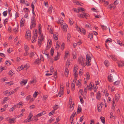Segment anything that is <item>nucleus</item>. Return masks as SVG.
Returning <instances> with one entry per match:
<instances>
[{
    "mask_svg": "<svg viewBox=\"0 0 124 124\" xmlns=\"http://www.w3.org/2000/svg\"><path fill=\"white\" fill-rule=\"evenodd\" d=\"M91 58L90 56L87 54L86 55V60L85 63V59L83 57H79L78 59V62L79 64H81V65L83 67H85L86 65L87 66H90L91 60Z\"/></svg>",
    "mask_w": 124,
    "mask_h": 124,
    "instance_id": "nucleus-1",
    "label": "nucleus"
},
{
    "mask_svg": "<svg viewBox=\"0 0 124 124\" xmlns=\"http://www.w3.org/2000/svg\"><path fill=\"white\" fill-rule=\"evenodd\" d=\"M39 33L40 36L38 38V42L39 46L40 47L41 45V43L42 41H44V37L42 34H41V25L40 24L39 25Z\"/></svg>",
    "mask_w": 124,
    "mask_h": 124,
    "instance_id": "nucleus-2",
    "label": "nucleus"
},
{
    "mask_svg": "<svg viewBox=\"0 0 124 124\" xmlns=\"http://www.w3.org/2000/svg\"><path fill=\"white\" fill-rule=\"evenodd\" d=\"M35 23L36 20L35 17H34V16H32L31 18V25L30 27L31 29L35 26Z\"/></svg>",
    "mask_w": 124,
    "mask_h": 124,
    "instance_id": "nucleus-3",
    "label": "nucleus"
},
{
    "mask_svg": "<svg viewBox=\"0 0 124 124\" xmlns=\"http://www.w3.org/2000/svg\"><path fill=\"white\" fill-rule=\"evenodd\" d=\"M117 76V75L116 74H110V75L108 76V78L109 81L110 82H112L113 81V77L115 78Z\"/></svg>",
    "mask_w": 124,
    "mask_h": 124,
    "instance_id": "nucleus-4",
    "label": "nucleus"
},
{
    "mask_svg": "<svg viewBox=\"0 0 124 124\" xmlns=\"http://www.w3.org/2000/svg\"><path fill=\"white\" fill-rule=\"evenodd\" d=\"M48 42L47 43V45L46 46V49L47 50L50 48L52 44V40L50 39H49L48 40Z\"/></svg>",
    "mask_w": 124,
    "mask_h": 124,
    "instance_id": "nucleus-5",
    "label": "nucleus"
},
{
    "mask_svg": "<svg viewBox=\"0 0 124 124\" xmlns=\"http://www.w3.org/2000/svg\"><path fill=\"white\" fill-rule=\"evenodd\" d=\"M117 63L119 67L124 66V62L123 61H118L117 62Z\"/></svg>",
    "mask_w": 124,
    "mask_h": 124,
    "instance_id": "nucleus-6",
    "label": "nucleus"
},
{
    "mask_svg": "<svg viewBox=\"0 0 124 124\" xmlns=\"http://www.w3.org/2000/svg\"><path fill=\"white\" fill-rule=\"evenodd\" d=\"M46 113V111H44L36 115L35 117H38L39 116H40L42 115H43L44 114H45Z\"/></svg>",
    "mask_w": 124,
    "mask_h": 124,
    "instance_id": "nucleus-7",
    "label": "nucleus"
},
{
    "mask_svg": "<svg viewBox=\"0 0 124 124\" xmlns=\"http://www.w3.org/2000/svg\"><path fill=\"white\" fill-rule=\"evenodd\" d=\"M37 30H35V31H34V35L33 37H32V38H33L34 39H37L38 35L37 34Z\"/></svg>",
    "mask_w": 124,
    "mask_h": 124,
    "instance_id": "nucleus-8",
    "label": "nucleus"
},
{
    "mask_svg": "<svg viewBox=\"0 0 124 124\" xmlns=\"http://www.w3.org/2000/svg\"><path fill=\"white\" fill-rule=\"evenodd\" d=\"M101 96V94L100 93V92L99 91L98 92L96 96V98L97 99L99 100L100 99Z\"/></svg>",
    "mask_w": 124,
    "mask_h": 124,
    "instance_id": "nucleus-9",
    "label": "nucleus"
},
{
    "mask_svg": "<svg viewBox=\"0 0 124 124\" xmlns=\"http://www.w3.org/2000/svg\"><path fill=\"white\" fill-rule=\"evenodd\" d=\"M98 111L100 112L101 111L102 106L101 104H99L97 106Z\"/></svg>",
    "mask_w": 124,
    "mask_h": 124,
    "instance_id": "nucleus-10",
    "label": "nucleus"
},
{
    "mask_svg": "<svg viewBox=\"0 0 124 124\" xmlns=\"http://www.w3.org/2000/svg\"><path fill=\"white\" fill-rule=\"evenodd\" d=\"M107 56H108L109 58V57H111L112 60L114 61H116V59L115 58V56H114L112 55H107Z\"/></svg>",
    "mask_w": 124,
    "mask_h": 124,
    "instance_id": "nucleus-11",
    "label": "nucleus"
},
{
    "mask_svg": "<svg viewBox=\"0 0 124 124\" xmlns=\"http://www.w3.org/2000/svg\"><path fill=\"white\" fill-rule=\"evenodd\" d=\"M24 18H22L20 22V26L21 27H22L23 25L24 24Z\"/></svg>",
    "mask_w": 124,
    "mask_h": 124,
    "instance_id": "nucleus-12",
    "label": "nucleus"
},
{
    "mask_svg": "<svg viewBox=\"0 0 124 124\" xmlns=\"http://www.w3.org/2000/svg\"><path fill=\"white\" fill-rule=\"evenodd\" d=\"M56 45L55 47V48L57 50H58L59 49L60 45L59 42L57 41L56 42Z\"/></svg>",
    "mask_w": 124,
    "mask_h": 124,
    "instance_id": "nucleus-13",
    "label": "nucleus"
},
{
    "mask_svg": "<svg viewBox=\"0 0 124 124\" xmlns=\"http://www.w3.org/2000/svg\"><path fill=\"white\" fill-rule=\"evenodd\" d=\"M27 80H24V79H23L22 80L20 84H23V85H25L26 83H27Z\"/></svg>",
    "mask_w": 124,
    "mask_h": 124,
    "instance_id": "nucleus-14",
    "label": "nucleus"
},
{
    "mask_svg": "<svg viewBox=\"0 0 124 124\" xmlns=\"http://www.w3.org/2000/svg\"><path fill=\"white\" fill-rule=\"evenodd\" d=\"M104 63L105 65V66L107 67L110 65L108 61L107 60H106L104 61Z\"/></svg>",
    "mask_w": 124,
    "mask_h": 124,
    "instance_id": "nucleus-15",
    "label": "nucleus"
},
{
    "mask_svg": "<svg viewBox=\"0 0 124 124\" xmlns=\"http://www.w3.org/2000/svg\"><path fill=\"white\" fill-rule=\"evenodd\" d=\"M62 89L61 90H60V91L59 93H58V94H60L59 96V97H61V95H62L63 94V88L62 87Z\"/></svg>",
    "mask_w": 124,
    "mask_h": 124,
    "instance_id": "nucleus-16",
    "label": "nucleus"
},
{
    "mask_svg": "<svg viewBox=\"0 0 124 124\" xmlns=\"http://www.w3.org/2000/svg\"><path fill=\"white\" fill-rule=\"evenodd\" d=\"M75 83L72 82L71 83V90L72 91H74L75 89Z\"/></svg>",
    "mask_w": 124,
    "mask_h": 124,
    "instance_id": "nucleus-17",
    "label": "nucleus"
},
{
    "mask_svg": "<svg viewBox=\"0 0 124 124\" xmlns=\"http://www.w3.org/2000/svg\"><path fill=\"white\" fill-rule=\"evenodd\" d=\"M23 105L22 103V102H19L16 105V108L17 107L18 108H20Z\"/></svg>",
    "mask_w": 124,
    "mask_h": 124,
    "instance_id": "nucleus-18",
    "label": "nucleus"
},
{
    "mask_svg": "<svg viewBox=\"0 0 124 124\" xmlns=\"http://www.w3.org/2000/svg\"><path fill=\"white\" fill-rule=\"evenodd\" d=\"M68 27L67 25L66 24H63V31H65L66 30Z\"/></svg>",
    "mask_w": 124,
    "mask_h": 124,
    "instance_id": "nucleus-19",
    "label": "nucleus"
},
{
    "mask_svg": "<svg viewBox=\"0 0 124 124\" xmlns=\"http://www.w3.org/2000/svg\"><path fill=\"white\" fill-rule=\"evenodd\" d=\"M93 33H89L88 36V37L89 38H90L91 40L93 38Z\"/></svg>",
    "mask_w": 124,
    "mask_h": 124,
    "instance_id": "nucleus-20",
    "label": "nucleus"
},
{
    "mask_svg": "<svg viewBox=\"0 0 124 124\" xmlns=\"http://www.w3.org/2000/svg\"><path fill=\"white\" fill-rule=\"evenodd\" d=\"M32 115H32V114L30 112L28 116V117H29V118L27 120L28 122H29L31 121V118L32 117Z\"/></svg>",
    "mask_w": 124,
    "mask_h": 124,
    "instance_id": "nucleus-21",
    "label": "nucleus"
},
{
    "mask_svg": "<svg viewBox=\"0 0 124 124\" xmlns=\"http://www.w3.org/2000/svg\"><path fill=\"white\" fill-rule=\"evenodd\" d=\"M69 74V71L68 69H66L65 71V74L66 77H68Z\"/></svg>",
    "mask_w": 124,
    "mask_h": 124,
    "instance_id": "nucleus-22",
    "label": "nucleus"
},
{
    "mask_svg": "<svg viewBox=\"0 0 124 124\" xmlns=\"http://www.w3.org/2000/svg\"><path fill=\"white\" fill-rule=\"evenodd\" d=\"M26 35L27 36H31V33L29 30L27 31L26 32Z\"/></svg>",
    "mask_w": 124,
    "mask_h": 124,
    "instance_id": "nucleus-23",
    "label": "nucleus"
},
{
    "mask_svg": "<svg viewBox=\"0 0 124 124\" xmlns=\"http://www.w3.org/2000/svg\"><path fill=\"white\" fill-rule=\"evenodd\" d=\"M120 96L118 94H116V101L117 102L118 100L119 99Z\"/></svg>",
    "mask_w": 124,
    "mask_h": 124,
    "instance_id": "nucleus-24",
    "label": "nucleus"
},
{
    "mask_svg": "<svg viewBox=\"0 0 124 124\" xmlns=\"http://www.w3.org/2000/svg\"><path fill=\"white\" fill-rule=\"evenodd\" d=\"M8 99H9V98L8 97H6L5 98L3 101L2 103L3 104H4L6 102V101Z\"/></svg>",
    "mask_w": 124,
    "mask_h": 124,
    "instance_id": "nucleus-25",
    "label": "nucleus"
},
{
    "mask_svg": "<svg viewBox=\"0 0 124 124\" xmlns=\"http://www.w3.org/2000/svg\"><path fill=\"white\" fill-rule=\"evenodd\" d=\"M16 105H14L13 107L10 108L9 110V111L10 112L13 111L16 108Z\"/></svg>",
    "mask_w": 124,
    "mask_h": 124,
    "instance_id": "nucleus-26",
    "label": "nucleus"
},
{
    "mask_svg": "<svg viewBox=\"0 0 124 124\" xmlns=\"http://www.w3.org/2000/svg\"><path fill=\"white\" fill-rule=\"evenodd\" d=\"M73 9L75 12L79 13L80 11V9H77L75 8H73Z\"/></svg>",
    "mask_w": 124,
    "mask_h": 124,
    "instance_id": "nucleus-27",
    "label": "nucleus"
},
{
    "mask_svg": "<svg viewBox=\"0 0 124 124\" xmlns=\"http://www.w3.org/2000/svg\"><path fill=\"white\" fill-rule=\"evenodd\" d=\"M49 26L48 25V27L47 28V29H48L49 32L51 33L52 34H53V29L52 28H49Z\"/></svg>",
    "mask_w": 124,
    "mask_h": 124,
    "instance_id": "nucleus-28",
    "label": "nucleus"
},
{
    "mask_svg": "<svg viewBox=\"0 0 124 124\" xmlns=\"http://www.w3.org/2000/svg\"><path fill=\"white\" fill-rule=\"evenodd\" d=\"M54 48H52L50 50L51 54L52 56H53V55L54 52Z\"/></svg>",
    "mask_w": 124,
    "mask_h": 124,
    "instance_id": "nucleus-29",
    "label": "nucleus"
},
{
    "mask_svg": "<svg viewBox=\"0 0 124 124\" xmlns=\"http://www.w3.org/2000/svg\"><path fill=\"white\" fill-rule=\"evenodd\" d=\"M100 118L101 119V121L102 122L103 124H105V121L104 118L103 117H102V116H101L100 117Z\"/></svg>",
    "mask_w": 124,
    "mask_h": 124,
    "instance_id": "nucleus-30",
    "label": "nucleus"
},
{
    "mask_svg": "<svg viewBox=\"0 0 124 124\" xmlns=\"http://www.w3.org/2000/svg\"><path fill=\"white\" fill-rule=\"evenodd\" d=\"M40 60L38 58L36 60L35 63L37 64H39L40 63Z\"/></svg>",
    "mask_w": 124,
    "mask_h": 124,
    "instance_id": "nucleus-31",
    "label": "nucleus"
},
{
    "mask_svg": "<svg viewBox=\"0 0 124 124\" xmlns=\"http://www.w3.org/2000/svg\"><path fill=\"white\" fill-rule=\"evenodd\" d=\"M53 8V6L52 5L50 6L49 8L48 9V11L50 12V13H51L52 10Z\"/></svg>",
    "mask_w": 124,
    "mask_h": 124,
    "instance_id": "nucleus-32",
    "label": "nucleus"
},
{
    "mask_svg": "<svg viewBox=\"0 0 124 124\" xmlns=\"http://www.w3.org/2000/svg\"><path fill=\"white\" fill-rule=\"evenodd\" d=\"M16 91V89H15L13 90L11 93L10 92H9V95H11V94L15 93Z\"/></svg>",
    "mask_w": 124,
    "mask_h": 124,
    "instance_id": "nucleus-33",
    "label": "nucleus"
},
{
    "mask_svg": "<svg viewBox=\"0 0 124 124\" xmlns=\"http://www.w3.org/2000/svg\"><path fill=\"white\" fill-rule=\"evenodd\" d=\"M101 26L103 30H105L107 29V27L106 26L103 25H101Z\"/></svg>",
    "mask_w": 124,
    "mask_h": 124,
    "instance_id": "nucleus-34",
    "label": "nucleus"
},
{
    "mask_svg": "<svg viewBox=\"0 0 124 124\" xmlns=\"http://www.w3.org/2000/svg\"><path fill=\"white\" fill-rule=\"evenodd\" d=\"M83 17L84 16L85 17H88L89 16V15L87 13H83Z\"/></svg>",
    "mask_w": 124,
    "mask_h": 124,
    "instance_id": "nucleus-35",
    "label": "nucleus"
},
{
    "mask_svg": "<svg viewBox=\"0 0 124 124\" xmlns=\"http://www.w3.org/2000/svg\"><path fill=\"white\" fill-rule=\"evenodd\" d=\"M81 110L82 108L81 107H79V106H78V108L77 109V112L78 113H79L80 112H81Z\"/></svg>",
    "mask_w": 124,
    "mask_h": 124,
    "instance_id": "nucleus-36",
    "label": "nucleus"
},
{
    "mask_svg": "<svg viewBox=\"0 0 124 124\" xmlns=\"http://www.w3.org/2000/svg\"><path fill=\"white\" fill-rule=\"evenodd\" d=\"M69 53V52L68 51H66L65 53L64 58H66L68 57V55Z\"/></svg>",
    "mask_w": 124,
    "mask_h": 124,
    "instance_id": "nucleus-37",
    "label": "nucleus"
},
{
    "mask_svg": "<svg viewBox=\"0 0 124 124\" xmlns=\"http://www.w3.org/2000/svg\"><path fill=\"white\" fill-rule=\"evenodd\" d=\"M69 21L70 25H71L73 24L74 22L73 20L71 19L70 18L69 20Z\"/></svg>",
    "mask_w": 124,
    "mask_h": 124,
    "instance_id": "nucleus-38",
    "label": "nucleus"
},
{
    "mask_svg": "<svg viewBox=\"0 0 124 124\" xmlns=\"http://www.w3.org/2000/svg\"><path fill=\"white\" fill-rule=\"evenodd\" d=\"M55 113V110H52L51 112L49 113V115L50 116H51L53 115V114H54Z\"/></svg>",
    "mask_w": 124,
    "mask_h": 124,
    "instance_id": "nucleus-39",
    "label": "nucleus"
},
{
    "mask_svg": "<svg viewBox=\"0 0 124 124\" xmlns=\"http://www.w3.org/2000/svg\"><path fill=\"white\" fill-rule=\"evenodd\" d=\"M6 64H7L8 65H10L11 64V62L9 61H7L5 62Z\"/></svg>",
    "mask_w": 124,
    "mask_h": 124,
    "instance_id": "nucleus-40",
    "label": "nucleus"
},
{
    "mask_svg": "<svg viewBox=\"0 0 124 124\" xmlns=\"http://www.w3.org/2000/svg\"><path fill=\"white\" fill-rule=\"evenodd\" d=\"M76 67L75 66L74 68L73 71L74 72H77V69L78 68L77 66L76 65Z\"/></svg>",
    "mask_w": 124,
    "mask_h": 124,
    "instance_id": "nucleus-41",
    "label": "nucleus"
},
{
    "mask_svg": "<svg viewBox=\"0 0 124 124\" xmlns=\"http://www.w3.org/2000/svg\"><path fill=\"white\" fill-rule=\"evenodd\" d=\"M35 53L34 52H31L30 54V56L31 57H32L34 55H35Z\"/></svg>",
    "mask_w": 124,
    "mask_h": 124,
    "instance_id": "nucleus-42",
    "label": "nucleus"
},
{
    "mask_svg": "<svg viewBox=\"0 0 124 124\" xmlns=\"http://www.w3.org/2000/svg\"><path fill=\"white\" fill-rule=\"evenodd\" d=\"M8 13V11H4L3 13V16H7Z\"/></svg>",
    "mask_w": 124,
    "mask_h": 124,
    "instance_id": "nucleus-43",
    "label": "nucleus"
},
{
    "mask_svg": "<svg viewBox=\"0 0 124 124\" xmlns=\"http://www.w3.org/2000/svg\"><path fill=\"white\" fill-rule=\"evenodd\" d=\"M116 40H117V42L118 44H119V45L121 46H122V45H123L122 44L120 40H119L118 39H117Z\"/></svg>",
    "mask_w": 124,
    "mask_h": 124,
    "instance_id": "nucleus-44",
    "label": "nucleus"
},
{
    "mask_svg": "<svg viewBox=\"0 0 124 124\" xmlns=\"http://www.w3.org/2000/svg\"><path fill=\"white\" fill-rule=\"evenodd\" d=\"M24 49L26 52L27 53V52H28L29 49L27 46H25L24 47Z\"/></svg>",
    "mask_w": 124,
    "mask_h": 124,
    "instance_id": "nucleus-45",
    "label": "nucleus"
},
{
    "mask_svg": "<svg viewBox=\"0 0 124 124\" xmlns=\"http://www.w3.org/2000/svg\"><path fill=\"white\" fill-rule=\"evenodd\" d=\"M110 117L111 118H113L114 119L115 118L114 117V116L113 115L112 113L111 112H110Z\"/></svg>",
    "mask_w": 124,
    "mask_h": 124,
    "instance_id": "nucleus-46",
    "label": "nucleus"
},
{
    "mask_svg": "<svg viewBox=\"0 0 124 124\" xmlns=\"http://www.w3.org/2000/svg\"><path fill=\"white\" fill-rule=\"evenodd\" d=\"M57 35H56L55 34H53V37L54 39H55L56 40H57L58 39V38L57 37Z\"/></svg>",
    "mask_w": 124,
    "mask_h": 124,
    "instance_id": "nucleus-47",
    "label": "nucleus"
},
{
    "mask_svg": "<svg viewBox=\"0 0 124 124\" xmlns=\"http://www.w3.org/2000/svg\"><path fill=\"white\" fill-rule=\"evenodd\" d=\"M15 120V118L10 119H9V123H13L14 121Z\"/></svg>",
    "mask_w": 124,
    "mask_h": 124,
    "instance_id": "nucleus-48",
    "label": "nucleus"
},
{
    "mask_svg": "<svg viewBox=\"0 0 124 124\" xmlns=\"http://www.w3.org/2000/svg\"><path fill=\"white\" fill-rule=\"evenodd\" d=\"M88 85L86 86L85 85V88L84 89V91L85 93H87V90L88 89Z\"/></svg>",
    "mask_w": 124,
    "mask_h": 124,
    "instance_id": "nucleus-49",
    "label": "nucleus"
},
{
    "mask_svg": "<svg viewBox=\"0 0 124 124\" xmlns=\"http://www.w3.org/2000/svg\"><path fill=\"white\" fill-rule=\"evenodd\" d=\"M79 98L80 101L81 103H84V101L83 98H82L80 96Z\"/></svg>",
    "mask_w": 124,
    "mask_h": 124,
    "instance_id": "nucleus-50",
    "label": "nucleus"
},
{
    "mask_svg": "<svg viewBox=\"0 0 124 124\" xmlns=\"http://www.w3.org/2000/svg\"><path fill=\"white\" fill-rule=\"evenodd\" d=\"M112 41V40L110 38L108 39H107L106 40V43L108 42H111Z\"/></svg>",
    "mask_w": 124,
    "mask_h": 124,
    "instance_id": "nucleus-51",
    "label": "nucleus"
},
{
    "mask_svg": "<svg viewBox=\"0 0 124 124\" xmlns=\"http://www.w3.org/2000/svg\"><path fill=\"white\" fill-rule=\"evenodd\" d=\"M80 31L81 32H82L84 34H85V30L84 29H82L81 30H80Z\"/></svg>",
    "mask_w": 124,
    "mask_h": 124,
    "instance_id": "nucleus-52",
    "label": "nucleus"
},
{
    "mask_svg": "<svg viewBox=\"0 0 124 124\" xmlns=\"http://www.w3.org/2000/svg\"><path fill=\"white\" fill-rule=\"evenodd\" d=\"M85 26L86 27L88 28L90 27L91 26V25L90 23H88L85 25Z\"/></svg>",
    "mask_w": 124,
    "mask_h": 124,
    "instance_id": "nucleus-53",
    "label": "nucleus"
},
{
    "mask_svg": "<svg viewBox=\"0 0 124 124\" xmlns=\"http://www.w3.org/2000/svg\"><path fill=\"white\" fill-rule=\"evenodd\" d=\"M24 11L25 12H28L29 11V10L27 8H24L23 9Z\"/></svg>",
    "mask_w": 124,
    "mask_h": 124,
    "instance_id": "nucleus-54",
    "label": "nucleus"
},
{
    "mask_svg": "<svg viewBox=\"0 0 124 124\" xmlns=\"http://www.w3.org/2000/svg\"><path fill=\"white\" fill-rule=\"evenodd\" d=\"M8 20V18H7L3 22V23L5 25L6 23H7Z\"/></svg>",
    "mask_w": 124,
    "mask_h": 124,
    "instance_id": "nucleus-55",
    "label": "nucleus"
},
{
    "mask_svg": "<svg viewBox=\"0 0 124 124\" xmlns=\"http://www.w3.org/2000/svg\"><path fill=\"white\" fill-rule=\"evenodd\" d=\"M64 46V43H63L61 45V49H62V50H63Z\"/></svg>",
    "mask_w": 124,
    "mask_h": 124,
    "instance_id": "nucleus-56",
    "label": "nucleus"
},
{
    "mask_svg": "<svg viewBox=\"0 0 124 124\" xmlns=\"http://www.w3.org/2000/svg\"><path fill=\"white\" fill-rule=\"evenodd\" d=\"M86 75L87 76L86 78L89 79L90 78V75H89V73L88 72H87L86 73Z\"/></svg>",
    "mask_w": 124,
    "mask_h": 124,
    "instance_id": "nucleus-57",
    "label": "nucleus"
},
{
    "mask_svg": "<svg viewBox=\"0 0 124 124\" xmlns=\"http://www.w3.org/2000/svg\"><path fill=\"white\" fill-rule=\"evenodd\" d=\"M120 83V81H116L114 83V85H118Z\"/></svg>",
    "mask_w": 124,
    "mask_h": 124,
    "instance_id": "nucleus-58",
    "label": "nucleus"
},
{
    "mask_svg": "<svg viewBox=\"0 0 124 124\" xmlns=\"http://www.w3.org/2000/svg\"><path fill=\"white\" fill-rule=\"evenodd\" d=\"M81 80H78V82L77 83L76 85L77 86H80V84H81L80 81Z\"/></svg>",
    "mask_w": 124,
    "mask_h": 124,
    "instance_id": "nucleus-59",
    "label": "nucleus"
},
{
    "mask_svg": "<svg viewBox=\"0 0 124 124\" xmlns=\"http://www.w3.org/2000/svg\"><path fill=\"white\" fill-rule=\"evenodd\" d=\"M71 36L70 34H68L67 35V40H69V41H70V38L71 37Z\"/></svg>",
    "mask_w": 124,
    "mask_h": 124,
    "instance_id": "nucleus-60",
    "label": "nucleus"
},
{
    "mask_svg": "<svg viewBox=\"0 0 124 124\" xmlns=\"http://www.w3.org/2000/svg\"><path fill=\"white\" fill-rule=\"evenodd\" d=\"M74 104H73L72 105H71L70 106V109H71L72 110H73L74 108Z\"/></svg>",
    "mask_w": 124,
    "mask_h": 124,
    "instance_id": "nucleus-61",
    "label": "nucleus"
},
{
    "mask_svg": "<svg viewBox=\"0 0 124 124\" xmlns=\"http://www.w3.org/2000/svg\"><path fill=\"white\" fill-rule=\"evenodd\" d=\"M5 68L4 67H0V72H2L5 69Z\"/></svg>",
    "mask_w": 124,
    "mask_h": 124,
    "instance_id": "nucleus-62",
    "label": "nucleus"
},
{
    "mask_svg": "<svg viewBox=\"0 0 124 124\" xmlns=\"http://www.w3.org/2000/svg\"><path fill=\"white\" fill-rule=\"evenodd\" d=\"M83 72V69H81L79 71V73L80 75H82V72Z\"/></svg>",
    "mask_w": 124,
    "mask_h": 124,
    "instance_id": "nucleus-63",
    "label": "nucleus"
},
{
    "mask_svg": "<svg viewBox=\"0 0 124 124\" xmlns=\"http://www.w3.org/2000/svg\"><path fill=\"white\" fill-rule=\"evenodd\" d=\"M113 5L112 4H111L110 5H109L108 7V8H109L110 9H111L113 7Z\"/></svg>",
    "mask_w": 124,
    "mask_h": 124,
    "instance_id": "nucleus-64",
    "label": "nucleus"
}]
</instances>
